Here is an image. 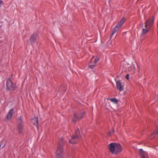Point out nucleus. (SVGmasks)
Instances as JSON below:
<instances>
[{
    "label": "nucleus",
    "instance_id": "6",
    "mask_svg": "<svg viewBox=\"0 0 158 158\" xmlns=\"http://www.w3.org/2000/svg\"><path fill=\"white\" fill-rule=\"evenodd\" d=\"M63 152L62 146L61 144H59L56 153V157L57 158H61L62 156Z\"/></svg>",
    "mask_w": 158,
    "mask_h": 158
},
{
    "label": "nucleus",
    "instance_id": "1",
    "mask_svg": "<svg viewBox=\"0 0 158 158\" xmlns=\"http://www.w3.org/2000/svg\"><path fill=\"white\" fill-rule=\"evenodd\" d=\"M154 18L152 17L147 19L145 23L144 26L142 27V34L144 35L148 32L154 24Z\"/></svg>",
    "mask_w": 158,
    "mask_h": 158
},
{
    "label": "nucleus",
    "instance_id": "14",
    "mask_svg": "<svg viewBox=\"0 0 158 158\" xmlns=\"http://www.w3.org/2000/svg\"><path fill=\"white\" fill-rule=\"evenodd\" d=\"M32 123L34 124L36 126L38 125V118L36 117H35L32 119Z\"/></svg>",
    "mask_w": 158,
    "mask_h": 158
},
{
    "label": "nucleus",
    "instance_id": "13",
    "mask_svg": "<svg viewBox=\"0 0 158 158\" xmlns=\"http://www.w3.org/2000/svg\"><path fill=\"white\" fill-rule=\"evenodd\" d=\"M125 20V19L124 18H123L118 23L116 26L120 28L122 24L124 23Z\"/></svg>",
    "mask_w": 158,
    "mask_h": 158
},
{
    "label": "nucleus",
    "instance_id": "20",
    "mask_svg": "<svg viewBox=\"0 0 158 158\" xmlns=\"http://www.w3.org/2000/svg\"><path fill=\"white\" fill-rule=\"evenodd\" d=\"M33 38L34 39V40H35V37H34V35H33L31 36V40Z\"/></svg>",
    "mask_w": 158,
    "mask_h": 158
},
{
    "label": "nucleus",
    "instance_id": "12",
    "mask_svg": "<svg viewBox=\"0 0 158 158\" xmlns=\"http://www.w3.org/2000/svg\"><path fill=\"white\" fill-rule=\"evenodd\" d=\"M115 143H112L108 145L109 149L111 153L114 151V147H115Z\"/></svg>",
    "mask_w": 158,
    "mask_h": 158
},
{
    "label": "nucleus",
    "instance_id": "22",
    "mask_svg": "<svg viewBox=\"0 0 158 158\" xmlns=\"http://www.w3.org/2000/svg\"><path fill=\"white\" fill-rule=\"evenodd\" d=\"M125 78L126 79H127V80L129 79V74H127V75L125 77Z\"/></svg>",
    "mask_w": 158,
    "mask_h": 158
},
{
    "label": "nucleus",
    "instance_id": "17",
    "mask_svg": "<svg viewBox=\"0 0 158 158\" xmlns=\"http://www.w3.org/2000/svg\"><path fill=\"white\" fill-rule=\"evenodd\" d=\"M5 146V143L4 142H1L0 143V148L1 147L3 148Z\"/></svg>",
    "mask_w": 158,
    "mask_h": 158
},
{
    "label": "nucleus",
    "instance_id": "10",
    "mask_svg": "<svg viewBox=\"0 0 158 158\" xmlns=\"http://www.w3.org/2000/svg\"><path fill=\"white\" fill-rule=\"evenodd\" d=\"M85 112L83 111L82 113L81 114L79 115L77 117V115L76 114H75L74 115V117L73 119V122H75L77 119H81L83 117V115L85 113Z\"/></svg>",
    "mask_w": 158,
    "mask_h": 158
},
{
    "label": "nucleus",
    "instance_id": "19",
    "mask_svg": "<svg viewBox=\"0 0 158 158\" xmlns=\"http://www.w3.org/2000/svg\"><path fill=\"white\" fill-rule=\"evenodd\" d=\"M114 133V131L113 130H112V131H109V134H110V135H111Z\"/></svg>",
    "mask_w": 158,
    "mask_h": 158
},
{
    "label": "nucleus",
    "instance_id": "11",
    "mask_svg": "<svg viewBox=\"0 0 158 158\" xmlns=\"http://www.w3.org/2000/svg\"><path fill=\"white\" fill-rule=\"evenodd\" d=\"M13 113V109H10L8 113L6 116V119L7 120H10L12 116V114Z\"/></svg>",
    "mask_w": 158,
    "mask_h": 158
},
{
    "label": "nucleus",
    "instance_id": "8",
    "mask_svg": "<svg viewBox=\"0 0 158 158\" xmlns=\"http://www.w3.org/2000/svg\"><path fill=\"white\" fill-rule=\"evenodd\" d=\"M116 83L117 89L120 91H123L124 89V85H122L119 81H116Z\"/></svg>",
    "mask_w": 158,
    "mask_h": 158
},
{
    "label": "nucleus",
    "instance_id": "23",
    "mask_svg": "<svg viewBox=\"0 0 158 158\" xmlns=\"http://www.w3.org/2000/svg\"><path fill=\"white\" fill-rule=\"evenodd\" d=\"M2 4V1L0 0V7L1 6Z\"/></svg>",
    "mask_w": 158,
    "mask_h": 158
},
{
    "label": "nucleus",
    "instance_id": "4",
    "mask_svg": "<svg viewBox=\"0 0 158 158\" xmlns=\"http://www.w3.org/2000/svg\"><path fill=\"white\" fill-rule=\"evenodd\" d=\"M17 123H18V129L19 133H22L23 131V121L22 117L20 116L18 119Z\"/></svg>",
    "mask_w": 158,
    "mask_h": 158
},
{
    "label": "nucleus",
    "instance_id": "9",
    "mask_svg": "<svg viewBox=\"0 0 158 158\" xmlns=\"http://www.w3.org/2000/svg\"><path fill=\"white\" fill-rule=\"evenodd\" d=\"M139 152L141 158H148V155L147 153L143 151V149H140L139 150Z\"/></svg>",
    "mask_w": 158,
    "mask_h": 158
},
{
    "label": "nucleus",
    "instance_id": "3",
    "mask_svg": "<svg viewBox=\"0 0 158 158\" xmlns=\"http://www.w3.org/2000/svg\"><path fill=\"white\" fill-rule=\"evenodd\" d=\"M99 59V57L98 56H93L89 63V67L91 69L94 68L96 66V64L98 62Z\"/></svg>",
    "mask_w": 158,
    "mask_h": 158
},
{
    "label": "nucleus",
    "instance_id": "16",
    "mask_svg": "<svg viewBox=\"0 0 158 158\" xmlns=\"http://www.w3.org/2000/svg\"><path fill=\"white\" fill-rule=\"evenodd\" d=\"M109 99L111 102H113L114 104H116L118 102V100L115 98H110Z\"/></svg>",
    "mask_w": 158,
    "mask_h": 158
},
{
    "label": "nucleus",
    "instance_id": "2",
    "mask_svg": "<svg viewBox=\"0 0 158 158\" xmlns=\"http://www.w3.org/2000/svg\"><path fill=\"white\" fill-rule=\"evenodd\" d=\"M81 136L80 131L79 129H77L74 135L72 137L71 139L69 140V143L72 144L76 143L78 142L79 139L81 137Z\"/></svg>",
    "mask_w": 158,
    "mask_h": 158
},
{
    "label": "nucleus",
    "instance_id": "15",
    "mask_svg": "<svg viewBox=\"0 0 158 158\" xmlns=\"http://www.w3.org/2000/svg\"><path fill=\"white\" fill-rule=\"evenodd\" d=\"M119 27H117V26H116L114 28V29L113 32L111 34V35L110 38L111 39L113 35H114V34L115 33V32L118 30L119 29Z\"/></svg>",
    "mask_w": 158,
    "mask_h": 158
},
{
    "label": "nucleus",
    "instance_id": "18",
    "mask_svg": "<svg viewBox=\"0 0 158 158\" xmlns=\"http://www.w3.org/2000/svg\"><path fill=\"white\" fill-rule=\"evenodd\" d=\"M131 69L132 72H134L135 71V67L134 64H132L131 66Z\"/></svg>",
    "mask_w": 158,
    "mask_h": 158
},
{
    "label": "nucleus",
    "instance_id": "24",
    "mask_svg": "<svg viewBox=\"0 0 158 158\" xmlns=\"http://www.w3.org/2000/svg\"><path fill=\"white\" fill-rule=\"evenodd\" d=\"M156 100L158 101V95H156Z\"/></svg>",
    "mask_w": 158,
    "mask_h": 158
},
{
    "label": "nucleus",
    "instance_id": "5",
    "mask_svg": "<svg viewBox=\"0 0 158 158\" xmlns=\"http://www.w3.org/2000/svg\"><path fill=\"white\" fill-rule=\"evenodd\" d=\"M115 146L114 147V151L112 152V154L117 155L119 154L122 150V148L120 145L118 143H116Z\"/></svg>",
    "mask_w": 158,
    "mask_h": 158
},
{
    "label": "nucleus",
    "instance_id": "21",
    "mask_svg": "<svg viewBox=\"0 0 158 158\" xmlns=\"http://www.w3.org/2000/svg\"><path fill=\"white\" fill-rule=\"evenodd\" d=\"M154 134H158V127H157L156 130V131L155 133H154Z\"/></svg>",
    "mask_w": 158,
    "mask_h": 158
},
{
    "label": "nucleus",
    "instance_id": "7",
    "mask_svg": "<svg viewBox=\"0 0 158 158\" xmlns=\"http://www.w3.org/2000/svg\"><path fill=\"white\" fill-rule=\"evenodd\" d=\"M7 88L10 90H14L15 87V85L13 84L10 79L7 80L6 82Z\"/></svg>",
    "mask_w": 158,
    "mask_h": 158
}]
</instances>
